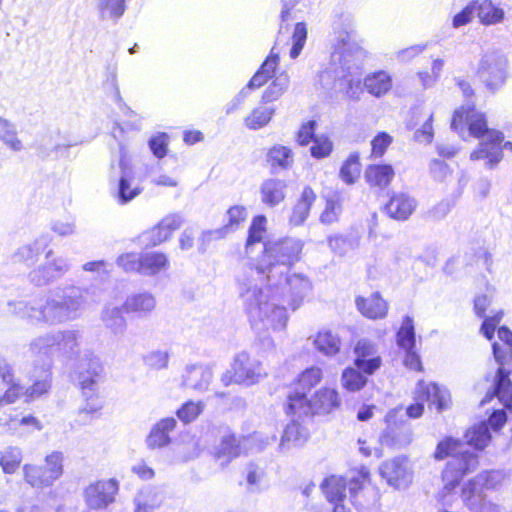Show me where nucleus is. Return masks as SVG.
Segmentation results:
<instances>
[{
	"label": "nucleus",
	"instance_id": "64",
	"mask_svg": "<svg viewBox=\"0 0 512 512\" xmlns=\"http://www.w3.org/2000/svg\"><path fill=\"white\" fill-rule=\"evenodd\" d=\"M341 204L339 199L334 197L329 198L326 202V207L320 215V221L324 224H331L337 221L338 216L341 212Z\"/></svg>",
	"mask_w": 512,
	"mask_h": 512
},
{
	"label": "nucleus",
	"instance_id": "17",
	"mask_svg": "<svg viewBox=\"0 0 512 512\" xmlns=\"http://www.w3.org/2000/svg\"><path fill=\"white\" fill-rule=\"evenodd\" d=\"M507 421V414L504 409H495L488 418V424L482 423L473 426L465 433L466 444L477 450L484 449L491 440L489 426L494 431L500 430Z\"/></svg>",
	"mask_w": 512,
	"mask_h": 512
},
{
	"label": "nucleus",
	"instance_id": "34",
	"mask_svg": "<svg viewBox=\"0 0 512 512\" xmlns=\"http://www.w3.org/2000/svg\"><path fill=\"white\" fill-rule=\"evenodd\" d=\"M266 161L270 166L271 173L278 174L292 167L294 154L288 146L276 144L268 150Z\"/></svg>",
	"mask_w": 512,
	"mask_h": 512
},
{
	"label": "nucleus",
	"instance_id": "30",
	"mask_svg": "<svg viewBox=\"0 0 512 512\" xmlns=\"http://www.w3.org/2000/svg\"><path fill=\"white\" fill-rule=\"evenodd\" d=\"M317 199V195L310 186H305L292 208L289 223L292 226H301L309 217L311 207Z\"/></svg>",
	"mask_w": 512,
	"mask_h": 512
},
{
	"label": "nucleus",
	"instance_id": "33",
	"mask_svg": "<svg viewBox=\"0 0 512 512\" xmlns=\"http://www.w3.org/2000/svg\"><path fill=\"white\" fill-rule=\"evenodd\" d=\"M355 302L359 312L369 319H382L388 312V304L379 292H374L367 298L358 296Z\"/></svg>",
	"mask_w": 512,
	"mask_h": 512
},
{
	"label": "nucleus",
	"instance_id": "2",
	"mask_svg": "<svg viewBox=\"0 0 512 512\" xmlns=\"http://www.w3.org/2000/svg\"><path fill=\"white\" fill-rule=\"evenodd\" d=\"M94 302L91 288L66 283L51 290L41 302L11 300L7 306L8 312L20 319L53 326L81 318Z\"/></svg>",
	"mask_w": 512,
	"mask_h": 512
},
{
	"label": "nucleus",
	"instance_id": "27",
	"mask_svg": "<svg viewBox=\"0 0 512 512\" xmlns=\"http://www.w3.org/2000/svg\"><path fill=\"white\" fill-rule=\"evenodd\" d=\"M156 305L155 296L148 291H143L129 295L123 303V309L127 314L147 318L153 313Z\"/></svg>",
	"mask_w": 512,
	"mask_h": 512
},
{
	"label": "nucleus",
	"instance_id": "58",
	"mask_svg": "<svg viewBox=\"0 0 512 512\" xmlns=\"http://www.w3.org/2000/svg\"><path fill=\"white\" fill-rule=\"evenodd\" d=\"M307 35L308 31L306 24L304 22L296 23L291 37L292 46L289 52L292 59H296L301 54L307 40Z\"/></svg>",
	"mask_w": 512,
	"mask_h": 512
},
{
	"label": "nucleus",
	"instance_id": "23",
	"mask_svg": "<svg viewBox=\"0 0 512 512\" xmlns=\"http://www.w3.org/2000/svg\"><path fill=\"white\" fill-rule=\"evenodd\" d=\"M253 440H257V437L250 436L237 438L235 434L225 435L221 438V441L216 448L215 457L218 460H223L221 465L224 466L240 456L243 452H246L247 444Z\"/></svg>",
	"mask_w": 512,
	"mask_h": 512
},
{
	"label": "nucleus",
	"instance_id": "59",
	"mask_svg": "<svg viewBox=\"0 0 512 512\" xmlns=\"http://www.w3.org/2000/svg\"><path fill=\"white\" fill-rule=\"evenodd\" d=\"M202 402L187 401L176 412L177 417L185 424L193 422L203 411Z\"/></svg>",
	"mask_w": 512,
	"mask_h": 512
},
{
	"label": "nucleus",
	"instance_id": "51",
	"mask_svg": "<svg viewBox=\"0 0 512 512\" xmlns=\"http://www.w3.org/2000/svg\"><path fill=\"white\" fill-rule=\"evenodd\" d=\"M339 176L341 180L347 184H354L360 176V156L358 152H353L343 162Z\"/></svg>",
	"mask_w": 512,
	"mask_h": 512
},
{
	"label": "nucleus",
	"instance_id": "53",
	"mask_svg": "<svg viewBox=\"0 0 512 512\" xmlns=\"http://www.w3.org/2000/svg\"><path fill=\"white\" fill-rule=\"evenodd\" d=\"M343 387L350 391L356 392L361 390L367 384V374L363 373L356 366L346 368L341 377Z\"/></svg>",
	"mask_w": 512,
	"mask_h": 512
},
{
	"label": "nucleus",
	"instance_id": "25",
	"mask_svg": "<svg viewBox=\"0 0 512 512\" xmlns=\"http://www.w3.org/2000/svg\"><path fill=\"white\" fill-rule=\"evenodd\" d=\"M52 237L49 234H41L33 242L20 246L12 255V263H22L32 266L40 254L49 246Z\"/></svg>",
	"mask_w": 512,
	"mask_h": 512
},
{
	"label": "nucleus",
	"instance_id": "62",
	"mask_svg": "<svg viewBox=\"0 0 512 512\" xmlns=\"http://www.w3.org/2000/svg\"><path fill=\"white\" fill-rule=\"evenodd\" d=\"M142 242L146 244V246H157L162 242L169 239L168 234L165 229H162L161 223L159 222L156 226H154L149 231L144 232L141 235Z\"/></svg>",
	"mask_w": 512,
	"mask_h": 512
},
{
	"label": "nucleus",
	"instance_id": "10",
	"mask_svg": "<svg viewBox=\"0 0 512 512\" xmlns=\"http://www.w3.org/2000/svg\"><path fill=\"white\" fill-rule=\"evenodd\" d=\"M265 283L266 287H263V289L264 295L267 296V301L275 303L285 310L286 308L280 303L281 299H284L289 294L292 308L295 310L311 290L310 280L300 273H294L292 275H288V272L285 273L281 279V283L277 286H270L269 283Z\"/></svg>",
	"mask_w": 512,
	"mask_h": 512
},
{
	"label": "nucleus",
	"instance_id": "56",
	"mask_svg": "<svg viewBox=\"0 0 512 512\" xmlns=\"http://www.w3.org/2000/svg\"><path fill=\"white\" fill-rule=\"evenodd\" d=\"M396 341L398 346L402 349L415 348V328L412 317L406 315L403 318L401 327L396 334Z\"/></svg>",
	"mask_w": 512,
	"mask_h": 512
},
{
	"label": "nucleus",
	"instance_id": "38",
	"mask_svg": "<svg viewBox=\"0 0 512 512\" xmlns=\"http://www.w3.org/2000/svg\"><path fill=\"white\" fill-rule=\"evenodd\" d=\"M394 169L389 164L369 165L365 170L366 182L375 187H387L394 177Z\"/></svg>",
	"mask_w": 512,
	"mask_h": 512
},
{
	"label": "nucleus",
	"instance_id": "48",
	"mask_svg": "<svg viewBox=\"0 0 512 512\" xmlns=\"http://www.w3.org/2000/svg\"><path fill=\"white\" fill-rule=\"evenodd\" d=\"M314 346L323 355L333 356L340 351V339L330 331H321L314 339Z\"/></svg>",
	"mask_w": 512,
	"mask_h": 512
},
{
	"label": "nucleus",
	"instance_id": "20",
	"mask_svg": "<svg viewBox=\"0 0 512 512\" xmlns=\"http://www.w3.org/2000/svg\"><path fill=\"white\" fill-rule=\"evenodd\" d=\"M354 354V365L367 375L374 374L382 364L377 345L372 340L366 338L358 340L354 347Z\"/></svg>",
	"mask_w": 512,
	"mask_h": 512
},
{
	"label": "nucleus",
	"instance_id": "47",
	"mask_svg": "<svg viewBox=\"0 0 512 512\" xmlns=\"http://www.w3.org/2000/svg\"><path fill=\"white\" fill-rule=\"evenodd\" d=\"M267 218L264 215H257L252 219L248 229V237L246 240V254L252 252L253 246L263 242V236L266 232Z\"/></svg>",
	"mask_w": 512,
	"mask_h": 512
},
{
	"label": "nucleus",
	"instance_id": "60",
	"mask_svg": "<svg viewBox=\"0 0 512 512\" xmlns=\"http://www.w3.org/2000/svg\"><path fill=\"white\" fill-rule=\"evenodd\" d=\"M333 150V142L329 137L321 135L315 137L310 147L311 156L316 159L328 157Z\"/></svg>",
	"mask_w": 512,
	"mask_h": 512
},
{
	"label": "nucleus",
	"instance_id": "8",
	"mask_svg": "<svg viewBox=\"0 0 512 512\" xmlns=\"http://www.w3.org/2000/svg\"><path fill=\"white\" fill-rule=\"evenodd\" d=\"M338 392L332 388H324L315 393L311 400L304 392H289L287 396L286 413L298 418L314 414H328L340 405Z\"/></svg>",
	"mask_w": 512,
	"mask_h": 512
},
{
	"label": "nucleus",
	"instance_id": "7",
	"mask_svg": "<svg viewBox=\"0 0 512 512\" xmlns=\"http://www.w3.org/2000/svg\"><path fill=\"white\" fill-rule=\"evenodd\" d=\"M339 61V68L335 70V86L344 92L348 98L358 99L362 91V66L364 50L359 45L349 44L342 54L334 60Z\"/></svg>",
	"mask_w": 512,
	"mask_h": 512
},
{
	"label": "nucleus",
	"instance_id": "52",
	"mask_svg": "<svg viewBox=\"0 0 512 512\" xmlns=\"http://www.w3.org/2000/svg\"><path fill=\"white\" fill-rule=\"evenodd\" d=\"M0 141L15 152L23 148L22 142L17 136L15 125L2 117H0Z\"/></svg>",
	"mask_w": 512,
	"mask_h": 512
},
{
	"label": "nucleus",
	"instance_id": "24",
	"mask_svg": "<svg viewBox=\"0 0 512 512\" xmlns=\"http://www.w3.org/2000/svg\"><path fill=\"white\" fill-rule=\"evenodd\" d=\"M55 337L58 355H61L68 359L78 357V363H80V361L83 359L84 353L89 352V350H85L83 351V355L80 356V342L82 334L79 330H55ZM92 354L94 355L93 352ZM77 367L78 366H76V368Z\"/></svg>",
	"mask_w": 512,
	"mask_h": 512
},
{
	"label": "nucleus",
	"instance_id": "31",
	"mask_svg": "<svg viewBox=\"0 0 512 512\" xmlns=\"http://www.w3.org/2000/svg\"><path fill=\"white\" fill-rule=\"evenodd\" d=\"M416 208V201L406 193H395L390 197L385 209L396 220H407Z\"/></svg>",
	"mask_w": 512,
	"mask_h": 512
},
{
	"label": "nucleus",
	"instance_id": "1",
	"mask_svg": "<svg viewBox=\"0 0 512 512\" xmlns=\"http://www.w3.org/2000/svg\"><path fill=\"white\" fill-rule=\"evenodd\" d=\"M264 256L255 267L238 277L239 297L251 325L258 329L283 330L288 316L283 307L267 301L264 282L277 286L289 268L299 260L303 244L296 238L286 237L262 243Z\"/></svg>",
	"mask_w": 512,
	"mask_h": 512
},
{
	"label": "nucleus",
	"instance_id": "4",
	"mask_svg": "<svg viewBox=\"0 0 512 512\" xmlns=\"http://www.w3.org/2000/svg\"><path fill=\"white\" fill-rule=\"evenodd\" d=\"M465 445L459 439L445 437L438 442L434 458L443 460L450 458L445 469L442 472L443 489L440 496L443 500L458 487L462 478L473 472L478 465V456L476 453L465 449Z\"/></svg>",
	"mask_w": 512,
	"mask_h": 512
},
{
	"label": "nucleus",
	"instance_id": "16",
	"mask_svg": "<svg viewBox=\"0 0 512 512\" xmlns=\"http://www.w3.org/2000/svg\"><path fill=\"white\" fill-rule=\"evenodd\" d=\"M232 369L234 382L245 386H252L264 378L267 373L261 362L242 351L234 357Z\"/></svg>",
	"mask_w": 512,
	"mask_h": 512
},
{
	"label": "nucleus",
	"instance_id": "26",
	"mask_svg": "<svg viewBox=\"0 0 512 512\" xmlns=\"http://www.w3.org/2000/svg\"><path fill=\"white\" fill-rule=\"evenodd\" d=\"M182 384L186 388L204 392L213 379L212 368L208 365L192 364L187 365L182 375Z\"/></svg>",
	"mask_w": 512,
	"mask_h": 512
},
{
	"label": "nucleus",
	"instance_id": "57",
	"mask_svg": "<svg viewBox=\"0 0 512 512\" xmlns=\"http://www.w3.org/2000/svg\"><path fill=\"white\" fill-rule=\"evenodd\" d=\"M370 479V471L367 467L362 466L357 472H353L347 480V489L349 490L352 502L357 497V494L362 490L363 484Z\"/></svg>",
	"mask_w": 512,
	"mask_h": 512
},
{
	"label": "nucleus",
	"instance_id": "18",
	"mask_svg": "<svg viewBox=\"0 0 512 512\" xmlns=\"http://www.w3.org/2000/svg\"><path fill=\"white\" fill-rule=\"evenodd\" d=\"M118 489L115 479L92 483L84 491L86 503L91 509H104L114 502Z\"/></svg>",
	"mask_w": 512,
	"mask_h": 512
},
{
	"label": "nucleus",
	"instance_id": "46",
	"mask_svg": "<svg viewBox=\"0 0 512 512\" xmlns=\"http://www.w3.org/2000/svg\"><path fill=\"white\" fill-rule=\"evenodd\" d=\"M274 114L275 108L259 106L244 119V124L251 130H259L269 124Z\"/></svg>",
	"mask_w": 512,
	"mask_h": 512
},
{
	"label": "nucleus",
	"instance_id": "61",
	"mask_svg": "<svg viewBox=\"0 0 512 512\" xmlns=\"http://www.w3.org/2000/svg\"><path fill=\"white\" fill-rule=\"evenodd\" d=\"M169 353L162 350H153L144 356V363L151 369L161 370L168 366Z\"/></svg>",
	"mask_w": 512,
	"mask_h": 512
},
{
	"label": "nucleus",
	"instance_id": "5",
	"mask_svg": "<svg viewBox=\"0 0 512 512\" xmlns=\"http://www.w3.org/2000/svg\"><path fill=\"white\" fill-rule=\"evenodd\" d=\"M498 338L503 344L494 342L492 351L499 368L495 375L492 391L485 395L480 405L484 406L493 398H497L504 408H509L512 406V382L509 377L510 371L503 366L512 357V331L506 326H501L498 328Z\"/></svg>",
	"mask_w": 512,
	"mask_h": 512
},
{
	"label": "nucleus",
	"instance_id": "43",
	"mask_svg": "<svg viewBox=\"0 0 512 512\" xmlns=\"http://www.w3.org/2000/svg\"><path fill=\"white\" fill-rule=\"evenodd\" d=\"M475 14H477L481 23L486 25L496 24L503 20L504 11L496 7L491 0H483L481 2L474 0Z\"/></svg>",
	"mask_w": 512,
	"mask_h": 512
},
{
	"label": "nucleus",
	"instance_id": "37",
	"mask_svg": "<svg viewBox=\"0 0 512 512\" xmlns=\"http://www.w3.org/2000/svg\"><path fill=\"white\" fill-rule=\"evenodd\" d=\"M123 306L107 304L101 311V320L104 326L114 335H122L126 331L127 321L123 315Z\"/></svg>",
	"mask_w": 512,
	"mask_h": 512
},
{
	"label": "nucleus",
	"instance_id": "36",
	"mask_svg": "<svg viewBox=\"0 0 512 512\" xmlns=\"http://www.w3.org/2000/svg\"><path fill=\"white\" fill-rule=\"evenodd\" d=\"M141 275L155 276L170 267V262L165 253L152 251L140 253Z\"/></svg>",
	"mask_w": 512,
	"mask_h": 512
},
{
	"label": "nucleus",
	"instance_id": "13",
	"mask_svg": "<svg viewBox=\"0 0 512 512\" xmlns=\"http://www.w3.org/2000/svg\"><path fill=\"white\" fill-rule=\"evenodd\" d=\"M417 402L407 407L406 413L410 418H418L423 414L424 402L434 405L438 412L448 407L450 400L449 392L436 383L426 384L420 381L416 388Z\"/></svg>",
	"mask_w": 512,
	"mask_h": 512
},
{
	"label": "nucleus",
	"instance_id": "41",
	"mask_svg": "<svg viewBox=\"0 0 512 512\" xmlns=\"http://www.w3.org/2000/svg\"><path fill=\"white\" fill-rule=\"evenodd\" d=\"M463 503L473 512H501V507L486 500L482 493H474L469 489H462Z\"/></svg>",
	"mask_w": 512,
	"mask_h": 512
},
{
	"label": "nucleus",
	"instance_id": "39",
	"mask_svg": "<svg viewBox=\"0 0 512 512\" xmlns=\"http://www.w3.org/2000/svg\"><path fill=\"white\" fill-rule=\"evenodd\" d=\"M364 87L371 95L381 97L391 89L392 78L386 71H376L364 78Z\"/></svg>",
	"mask_w": 512,
	"mask_h": 512
},
{
	"label": "nucleus",
	"instance_id": "42",
	"mask_svg": "<svg viewBox=\"0 0 512 512\" xmlns=\"http://www.w3.org/2000/svg\"><path fill=\"white\" fill-rule=\"evenodd\" d=\"M39 375H34L35 380L33 384L25 388L26 401H33L40 398L42 395L49 393L52 386V372L51 369H38Z\"/></svg>",
	"mask_w": 512,
	"mask_h": 512
},
{
	"label": "nucleus",
	"instance_id": "3",
	"mask_svg": "<svg viewBox=\"0 0 512 512\" xmlns=\"http://www.w3.org/2000/svg\"><path fill=\"white\" fill-rule=\"evenodd\" d=\"M470 136L481 138V141L471 155V160H484L485 167L495 168L503 158V150L512 152V142H504V134L495 129H489L485 114L476 110L474 103L467 101L454 112L451 129L463 137L465 127Z\"/></svg>",
	"mask_w": 512,
	"mask_h": 512
},
{
	"label": "nucleus",
	"instance_id": "15",
	"mask_svg": "<svg viewBox=\"0 0 512 512\" xmlns=\"http://www.w3.org/2000/svg\"><path fill=\"white\" fill-rule=\"evenodd\" d=\"M28 351L33 358L35 372L38 369H51L53 357L57 354L55 330L34 337L28 345Z\"/></svg>",
	"mask_w": 512,
	"mask_h": 512
},
{
	"label": "nucleus",
	"instance_id": "29",
	"mask_svg": "<svg viewBox=\"0 0 512 512\" xmlns=\"http://www.w3.org/2000/svg\"><path fill=\"white\" fill-rule=\"evenodd\" d=\"M76 144L77 143L63 141L59 133L50 134L42 138L38 147V156L41 159H47L52 156L56 159L69 158V149Z\"/></svg>",
	"mask_w": 512,
	"mask_h": 512
},
{
	"label": "nucleus",
	"instance_id": "55",
	"mask_svg": "<svg viewBox=\"0 0 512 512\" xmlns=\"http://www.w3.org/2000/svg\"><path fill=\"white\" fill-rule=\"evenodd\" d=\"M98 10L102 19L118 21L126 11V0H99Z\"/></svg>",
	"mask_w": 512,
	"mask_h": 512
},
{
	"label": "nucleus",
	"instance_id": "63",
	"mask_svg": "<svg viewBox=\"0 0 512 512\" xmlns=\"http://www.w3.org/2000/svg\"><path fill=\"white\" fill-rule=\"evenodd\" d=\"M152 493V488H144L135 498V512H153L160 506V501H149L148 496Z\"/></svg>",
	"mask_w": 512,
	"mask_h": 512
},
{
	"label": "nucleus",
	"instance_id": "54",
	"mask_svg": "<svg viewBox=\"0 0 512 512\" xmlns=\"http://www.w3.org/2000/svg\"><path fill=\"white\" fill-rule=\"evenodd\" d=\"M322 378V370L318 367H310L303 371L296 383L292 392H304L305 397H307V393L316 386Z\"/></svg>",
	"mask_w": 512,
	"mask_h": 512
},
{
	"label": "nucleus",
	"instance_id": "12",
	"mask_svg": "<svg viewBox=\"0 0 512 512\" xmlns=\"http://www.w3.org/2000/svg\"><path fill=\"white\" fill-rule=\"evenodd\" d=\"M478 76L492 92L500 89L507 79V59L497 51L484 54L478 67Z\"/></svg>",
	"mask_w": 512,
	"mask_h": 512
},
{
	"label": "nucleus",
	"instance_id": "45",
	"mask_svg": "<svg viewBox=\"0 0 512 512\" xmlns=\"http://www.w3.org/2000/svg\"><path fill=\"white\" fill-rule=\"evenodd\" d=\"M290 83L286 72H281L275 76L272 83L265 89L262 95L264 104L277 101L288 89Z\"/></svg>",
	"mask_w": 512,
	"mask_h": 512
},
{
	"label": "nucleus",
	"instance_id": "40",
	"mask_svg": "<svg viewBox=\"0 0 512 512\" xmlns=\"http://www.w3.org/2000/svg\"><path fill=\"white\" fill-rule=\"evenodd\" d=\"M321 489L329 502L340 504L346 496L347 480L344 477L332 475L324 479Z\"/></svg>",
	"mask_w": 512,
	"mask_h": 512
},
{
	"label": "nucleus",
	"instance_id": "11",
	"mask_svg": "<svg viewBox=\"0 0 512 512\" xmlns=\"http://www.w3.org/2000/svg\"><path fill=\"white\" fill-rule=\"evenodd\" d=\"M71 269V262L68 258L55 255L52 249L45 254V261L32 269L28 278L30 283L36 287L48 286L62 279Z\"/></svg>",
	"mask_w": 512,
	"mask_h": 512
},
{
	"label": "nucleus",
	"instance_id": "44",
	"mask_svg": "<svg viewBox=\"0 0 512 512\" xmlns=\"http://www.w3.org/2000/svg\"><path fill=\"white\" fill-rule=\"evenodd\" d=\"M247 217L246 208L244 206L235 205L230 207L226 212L227 223L220 229L215 231H208L204 233L205 235L216 234L218 237H223V235L235 231L238 225L243 222Z\"/></svg>",
	"mask_w": 512,
	"mask_h": 512
},
{
	"label": "nucleus",
	"instance_id": "49",
	"mask_svg": "<svg viewBox=\"0 0 512 512\" xmlns=\"http://www.w3.org/2000/svg\"><path fill=\"white\" fill-rule=\"evenodd\" d=\"M501 474L498 471H484L470 480L462 489H469L474 493H481V489H492L500 482Z\"/></svg>",
	"mask_w": 512,
	"mask_h": 512
},
{
	"label": "nucleus",
	"instance_id": "14",
	"mask_svg": "<svg viewBox=\"0 0 512 512\" xmlns=\"http://www.w3.org/2000/svg\"><path fill=\"white\" fill-rule=\"evenodd\" d=\"M134 178L132 166L126 159L125 150L120 145V159L117 165L111 164L109 173L110 182H117V199L121 204H126L140 194L138 187L131 188V180Z\"/></svg>",
	"mask_w": 512,
	"mask_h": 512
},
{
	"label": "nucleus",
	"instance_id": "19",
	"mask_svg": "<svg viewBox=\"0 0 512 512\" xmlns=\"http://www.w3.org/2000/svg\"><path fill=\"white\" fill-rule=\"evenodd\" d=\"M379 471L381 477L397 489L407 488L412 481V473L405 457L398 456L383 462Z\"/></svg>",
	"mask_w": 512,
	"mask_h": 512
},
{
	"label": "nucleus",
	"instance_id": "9",
	"mask_svg": "<svg viewBox=\"0 0 512 512\" xmlns=\"http://www.w3.org/2000/svg\"><path fill=\"white\" fill-rule=\"evenodd\" d=\"M63 463L64 454L61 451H53L46 455L43 465L25 464L24 480L34 489L49 488L63 475Z\"/></svg>",
	"mask_w": 512,
	"mask_h": 512
},
{
	"label": "nucleus",
	"instance_id": "32",
	"mask_svg": "<svg viewBox=\"0 0 512 512\" xmlns=\"http://www.w3.org/2000/svg\"><path fill=\"white\" fill-rule=\"evenodd\" d=\"M287 183L285 180L269 178L260 186V196L263 204L270 208L278 206L286 197Z\"/></svg>",
	"mask_w": 512,
	"mask_h": 512
},
{
	"label": "nucleus",
	"instance_id": "35",
	"mask_svg": "<svg viewBox=\"0 0 512 512\" xmlns=\"http://www.w3.org/2000/svg\"><path fill=\"white\" fill-rule=\"evenodd\" d=\"M294 418L286 425L279 448L281 451L288 450L291 446L302 445L307 441L308 430L299 422L300 418L292 415ZM303 417H301L302 419Z\"/></svg>",
	"mask_w": 512,
	"mask_h": 512
},
{
	"label": "nucleus",
	"instance_id": "28",
	"mask_svg": "<svg viewBox=\"0 0 512 512\" xmlns=\"http://www.w3.org/2000/svg\"><path fill=\"white\" fill-rule=\"evenodd\" d=\"M177 426L174 417H166L156 422L145 439L146 446L151 449L167 447L171 443L170 433Z\"/></svg>",
	"mask_w": 512,
	"mask_h": 512
},
{
	"label": "nucleus",
	"instance_id": "6",
	"mask_svg": "<svg viewBox=\"0 0 512 512\" xmlns=\"http://www.w3.org/2000/svg\"><path fill=\"white\" fill-rule=\"evenodd\" d=\"M77 378L85 398V404L79 409V416L95 414L103 407L98 395V384L104 379V367L96 355L85 352L77 367Z\"/></svg>",
	"mask_w": 512,
	"mask_h": 512
},
{
	"label": "nucleus",
	"instance_id": "21",
	"mask_svg": "<svg viewBox=\"0 0 512 512\" xmlns=\"http://www.w3.org/2000/svg\"><path fill=\"white\" fill-rule=\"evenodd\" d=\"M387 427L380 436V443L391 448H401L411 442V430L405 421L397 422L395 415L389 413L386 418Z\"/></svg>",
	"mask_w": 512,
	"mask_h": 512
},
{
	"label": "nucleus",
	"instance_id": "50",
	"mask_svg": "<svg viewBox=\"0 0 512 512\" xmlns=\"http://www.w3.org/2000/svg\"><path fill=\"white\" fill-rule=\"evenodd\" d=\"M23 455L19 447L9 446L0 451V466L5 474H14L22 462Z\"/></svg>",
	"mask_w": 512,
	"mask_h": 512
},
{
	"label": "nucleus",
	"instance_id": "22",
	"mask_svg": "<svg viewBox=\"0 0 512 512\" xmlns=\"http://www.w3.org/2000/svg\"><path fill=\"white\" fill-rule=\"evenodd\" d=\"M333 27L338 33L337 45L332 55L333 59H335L337 55L342 54V52L346 50L349 44H358L355 42L356 32L354 28V17L351 13H335Z\"/></svg>",
	"mask_w": 512,
	"mask_h": 512
}]
</instances>
